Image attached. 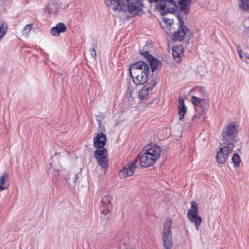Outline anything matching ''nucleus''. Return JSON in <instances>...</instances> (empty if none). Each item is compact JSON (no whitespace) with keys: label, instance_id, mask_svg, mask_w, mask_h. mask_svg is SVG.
Here are the masks:
<instances>
[{"label":"nucleus","instance_id":"1","mask_svg":"<svg viewBox=\"0 0 249 249\" xmlns=\"http://www.w3.org/2000/svg\"><path fill=\"white\" fill-rule=\"evenodd\" d=\"M105 2L113 11L128 10L132 15L138 14L143 7L142 0H105Z\"/></svg>","mask_w":249,"mask_h":249},{"label":"nucleus","instance_id":"2","mask_svg":"<svg viewBox=\"0 0 249 249\" xmlns=\"http://www.w3.org/2000/svg\"><path fill=\"white\" fill-rule=\"evenodd\" d=\"M129 71L133 82L136 85H142L148 80L150 68L143 61H139L129 66Z\"/></svg>","mask_w":249,"mask_h":249},{"label":"nucleus","instance_id":"3","mask_svg":"<svg viewBox=\"0 0 249 249\" xmlns=\"http://www.w3.org/2000/svg\"><path fill=\"white\" fill-rule=\"evenodd\" d=\"M161 148L160 146L151 143L146 145L140 157V164L143 167L152 165L160 158Z\"/></svg>","mask_w":249,"mask_h":249},{"label":"nucleus","instance_id":"4","mask_svg":"<svg viewBox=\"0 0 249 249\" xmlns=\"http://www.w3.org/2000/svg\"><path fill=\"white\" fill-rule=\"evenodd\" d=\"M237 126L235 122H231L224 127L222 132V140L224 144H229L237 142L238 140Z\"/></svg>","mask_w":249,"mask_h":249},{"label":"nucleus","instance_id":"5","mask_svg":"<svg viewBox=\"0 0 249 249\" xmlns=\"http://www.w3.org/2000/svg\"><path fill=\"white\" fill-rule=\"evenodd\" d=\"M150 3L157 2V8L161 15L172 14L177 9L178 5L175 0H148Z\"/></svg>","mask_w":249,"mask_h":249},{"label":"nucleus","instance_id":"6","mask_svg":"<svg viewBox=\"0 0 249 249\" xmlns=\"http://www.w3.org/2000/svg\"><path fill=\"white\" fill-rule=\"evenodd\" d=\"M172 220L170 218L166 219L163 228L162 241L165 249H170L173 246L172 233L171 229Z\"/></svg>","mask_w":249,"mask_h":249},{"label":"nucleus","instance_id":"7","mask_svg":"<svg viewBox=\"0 0 249 249\" xmlns=\"http://www.w3.org/2000/svg\"><path fill=\"white\" fill-rule=\"evenodd\" d=\"M191 205V208L187 213V217L192 223L194 224L196 230L198 231L202 222V218L198 215V205L196 202L192 201Z\"/></svg>","mask_w":249,"mask_h":249},{"label":"nucleus","instance_id":"8","mask_svg":"<svg viewBox=\"0 0 249 249\" xmlns=\"http://www.w3.org/2000/svg\"><path fill=\"white\" fill-rule=\"evenodd\" d=\"M225 144L226 145L223 146L221 143L219 146V150L217 151L216 154V161L218 163H224L234 147V144L232 142Z\"/></svg>","mask_w":249,"mask_h":249},{"label":"nucleus","instance_id":"9","mask_svg":"<svg viewBox=\"0 0 249 249\" xmlns=\"http://www.w3.org/2000/svg\"><path fill=\"white\" fill-rule=\"evenodd\" d=\"M111 200V197L108 195L104 196L102 198L100 210L102 213V216L104 219L109 218L110 211L112 208Z\"/></svg>","mask_w":249,"mask_h":249},{"label":"nucleus","instance_id":"10","mask_svg":"<svg viewBox=\"0 0 249 249\" xmlns=\"http://www.w3.org/2000/svg\"><path fill=\"white\" fill-rule=\"evenodd\" d=\"M178 30L175 32L172 35V39L175 41H181L183 39L185 35L189 32V29L184 24L182 18L181 16L178 15Z\"/></svg>","mask_w":249,"mask_h":249},{"label":"nucleus","instance_id":"11","mask_svg":"<svg viewBox=\"0 0 249 249\" xmlns=\"http://www.w3.org/2000/svg\"><path fill=\"white\" fill-rule=\"evenodd\" d=\"M94 154L98 164L102 168H107L108 166L107 150L105 148L98 149L94 151Z\"/></svg>","mask_w":249,"mask_h":249},{"label":"nucleus","instance_id":"12","mask_svg":"<svg viewBox=\"0 0 249 249\" xmlns=\"http://www.w3.org/2000/svg\"><path fill=\"white\" fill-rule=\"evenodd\" d=\"M158 83L157 79H152L151 81L140 89L138 92V96L140 100H142L146 99L149 95L152 89Z\"/></svg>","mask_w":249,"mask_h":249},{"label":"nucleus","instance_id":"13","mask_svg":"<svg viewBox=\"0 0 249 249\" xmlns=\"http://www.w3.org/2000/svg\"><path fill=\"white\" fill-rule=\"evenodd\" d=\"M137 161L134 160L124 166L120 171L119 176L121 178H125L132 176L136 168Z\"/></svg>","mask_w":249,"mask_h":249},{"label":"nucleus","instance_id":"14","mask_svg":"<svg viewBox=\"0 0 249 249\" xmlns=\"http://www.w3.org/2000/svg\"><path fill=\"white\" fill-rule=\"evenodd\" d=\"M140 54L146 57L149 62L152 71L153 72L155 70L158 69L161 65V62L156 60L147 51L142 52L140 51Z\"/></svg>","mask_w":249,"mask_h":249},{"label":"nucleus","instance_id":"15","mask_svg":"<svg viewBox=\"0 0 249 249\" xmlns=\"http://www.w3.org/2000/svg\"><path fill=\"white\" fill-rule=\"evenodd\" d=\"M107 142V137L105 134L102 132H99L94 138L93 141V145L96 148H104Z\"/></svg>","mask_w":249,"mask_h":249},{"label":"nucleus","instance_id":"16","mask_svg":"<svg viewBox=\"0 0 249 249\" xmlns=\"http://www.w3.org/2000/svg\"><path fill=\"white\" fill-rule=\"evenodd\" d=\"M190 1L191 0H179L178 1L179 11L178 15L181 16V14L186 15L188 14L189 11L188 5L190 4Z\"/></svg>","mask_w":249,"mask_h":249},{"label":"nucleus","instance_id":"17","mask_svg":"<svg viewBox=\"0 0 249 249\" xmlns=\"http://www.w3.org/2000/svg\"><path fill=\"white\" fill-rule=\"evenodd\" d=\"M178 102H179V105L178 106V114L179 115L178 120L180 121H184V115L187 111V108L184 104V100L181 97H180L179 98Z\"/></svg>","mask_w":249,"mask_h":249},{"label":"nucleus","instance_id":"18","mask_svg":"<svg viewBox=\"0 0 249 249\" xmlns=\"http://www.w3.org/2000/svg\"><path fill=\"white\" fill-rule=\"evenodd\" d=\"M67 30V27L63 23H58L55 27L51 29V33L53 36H58L61 33L65 32Z\"/></svg>","mask_w":249,"mask_h":249},{"label":"nucleus","instance_id":"19","mask_svg":"<svg viewBox=\"0 0 249 249\" xmlns=\"http://www.w3.org/2000/svg\"><path fill=\"white\" fill-rule=\"evenodd\" d=\"M173 55L177 62L180 61V58L183 55V49L181 46H174L172 48Z\"/></svg>","mask_w":249,"mask_h":249},{"label":"nucleus","instance_id":"20","mask_svg":"<svg viewBox=\"0 0 249 249\" xmlns=\"http://www.w3.org/2000/svg\"><path fill=\"white\" fill-rule=\"evenodd\" d=\"M163 23L161 24L162 28L167 34L171 33L172 32H170L168 26H171L173 24V19L172 18H169L167 17H163Z\"/></svg>","mask_w":249,"mask_h":249},{"label":"nucleus","instance_id":"21","mask_svg":"<svg viewBox=\"0 0 249 249\" xmlns=\"http://www.w3.org/2000/svg\"><path fill=\"white\" fill-rule=\"evenodd\" d=\"M8 180V175L4 173L0 178V190L1 191L6 189L8 186V184L6 182Z\"/></svg>","mask_w":249,"mask_h":249},{"label":"nucleus","instance_id":"22","mask_svg":"<svg viewBox=\"0 0 249 249\" xmlns=\"http://www.w3.org/2000/svg\"><path fill=\"white\" fill-rule=\"evenodd\" d=\"M238 6L240 9L245 11L249 10V0H239Z\"/></svg>","mask_w":249,"mask_h":249},{"label":"nucleus","instance_id":"23","mask_svg":"<svg viewBox=\"0 0 249 249\" xmlns=\"http://www.w3.org/2000/svg\"><path fill=\"white\" fill-rule=\"evenodd\" d=\"M191 101L195 106H201L205 103V100L204 99H201L195 96H192Z\"/></svg>","mask_w":249,"mask_h":249},{"label":"nucleus","instance_id":"24","mask_svg":"<svg viewBox=\"0 0 249 249\" xmlns=\"http://www.w3.org/2000/svg\"><path fill=\"white\" fill-rule=\"evenodd\" d=\"M7 29V26L6 22H2L0 26V41L5 36Z\"/></svg>","mask_w":249,"mask_h":249},{"label":"nucleus","instance_id":"25","mask_svg":"<svg viewBox=\"0 0 249 249\" xmlns=\"http://www.w3.org/2000/svg\"><path fill=\"white\" fill-rule=\"evenodd\" d=\"M33 28L32 24L26 25L22 30V34L25 37H28Z\"/></svg>","mask_w":249,"mask_h":249},{"label":"nucleus","instance_id":"26","mask_svg":"<svg viewBox=\"0 0 249 249\" xmlns=\"http://www.w3.org/2000/svg\"><path fill=\"white\" fill-rule=\"evenodd\" d=\"M232 161L235 167H239L241 162V158L238 154H234L232 157Z\"/></svg>","mask_w":249,"mask_h":249},{"label":"nucleus","instance_id":"27","mask_svg":"<svg viewBox=\"0 0 249 249\" xmlns=\"http://www.w3.org/2000/svg\"><path fill=\"white\" fill-rule=\"evenodd\" d=\"M78 177L77 175H75L74 177L72 178L70 182V184L73 186L76 185V182L77 179Z\"/></svg>","mask_w":249,"mask_h":249},{"label":"nucleus","instance_id":"28","mask_svg":"<svg viewBox=\"0 0 249 249\" xmlns=\"http://www.w3.org/2000/svg\"><path fill=\"white\" fill-rule=\"evenodd\" d=\"M237 53L238 54H239V57L241 59L244 60L243 59V54H242V51L241 50V49L240 48V47H239V46H237Z\"/></svg>","mask_w":249,"mask_h":249},{"label":"nucleus","instance_id":"29","mask_svg":"<svg viewBox=\"0 0 249 249\" xmlns=\"http://www.w3.org/2000/svg\"><path fill=\"white\" fill-rule=\"evenodd\" d=\"M90 54L93 58L95 59L96 58V53L94 48H90L89 50Z\"/></svg>","mask_w":249,"mask_h":249},{"label":"nucleus","instance_id":"30","mask_svg":"<svg viewBox=\"0 0 249 249\" xmlns=\"http://www.w3.org/2000/svg\"><path fill=\"white\" fill-rule=\"evenodd\" d=\"M243 24L245 26H246L247 28L248 27H249V19L247 18L244 20Z\"/></svg>","mask_w":249,"mask_h":249},{"label":"nucleus","instance_id":"31","mask_svg":"<svg viewBox=\"0 0 249 249\" xmlns=\"http://www.w3.org/2000/svg\"><path fill=\"white\" fill-rule=\"evenodd\" d=\"M134 90L133 89V90H131L130 92H129V94H130V96L133 98H135V95L134 94Z\"/></svg>","mask_w":249,"mask_h":249},{"label":"nucleus","instance_id":"32","mask_svg":"<svg viewBox=\"0 0 249 249\" xmlns=\"http://www.w3.org/2000/svg\"><path fill=\"white\" fill-rule=\"evenodd\" d=\"M245 57L247 58V59H249V55L247 54H244Z\"/></svg>","mask_w":249,"mask_h":249}]
</instances>
